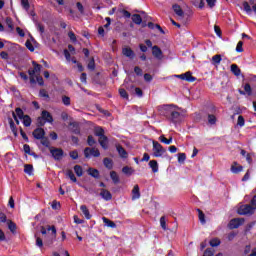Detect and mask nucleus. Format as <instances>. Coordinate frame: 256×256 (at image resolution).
<instances>
[{
  "label": "nucleus",
  "mask_w": 256,
  "mask_h": 256,
  "mask_svg": "<svg viewBox=\"0 0 256 256\" xmlns=\"http://www.w3.org/2000/svg\"><path fill=\"white\" fill-rule=\"evenodd\" d=\"M48 231H51L52 234H48L44 237V245L51 247L57 239V228L55 226H48Z\"/></svg>",
  "instance_id": "obj_1"
},
{
  "label": "nucleus",
  "mask_w": 256,
  "mask_h": 256,
  "mask_svg": "<svg viewBox=\"0 0 256 256\" xmlns=\"http://www.w3.org/2000/svg\"><path fill=\"white\" fill-rule=\"evenodd\" d=\"M153 157H163L164 153H167V150L163 148V146L157 142L153 141Z\"/></svg>",
  "instance_id": "obj_2"
},
{
  "label": "nucleus",
  "mask_w": 256,
  "mask_h": 256,
  "mask_svg": "<svg viewBox=\"0 0 256 256\" xmlns=\"http://www.w3.org/2000/svg\"><path fill=\"white\" fill-rule=\"evenodd\" d=\"M255 208L251 204H244L238 208V215H253Z\"/></svg>",
  "instance_id": "obj_3"
},
{
  "label": "nucleus",
  "mask_w": 256,
  "mask_h": 256,
  "mask_svg": "<svg viewBox=\"0 0 256 256\" xmlns=\"http://www.w3.org/2000/svg\"><path fill=\"white\" fill-rule=\"evenodd\" d=\"M91 156L92 157H101V152L99 151V149L86 147L84 149V157L86 159H90Z\"/></svg>",
  "instance_id": "obj_4"
},
{
  "label": "nucleus",
  "mask_w": 256,
  "mask_h": 256,
  "mask_svg": "<svg viewBox=\"0 0 256 256\" xmlns=\"http://www.w3.org/2000/svg\"><path fill=\"white\" fill-rule=\"evenodd\" d=\"M175 105L170 104V105H164L160 111V115H163V117H166V119H170L171 114L173 113L175 109Z\"/></svg>",
  "instance_id": "obj_5"
},
{
  "label": "nucleus",
  "mask_w": 256,
  "mask_h": 256,
  "mask_svg": "<svg viewBox=\"0 0 256 256\" xmlns=\"http://www.w3.org/2000/svg\"><path fill=\"white\" fill-rule=\"evenodd\" d=\"M243 223H245L244 218H233L228 223V229H231V230L239 229V227H241V225H243Z\"/></svg>",
  "instance_id": "obj_6"
},
{
  "label": "nucleus",
  "mask_w": 256,
  "mask_h": 256,
  "mask_svg": "<svg viewBox=\"0 0 256 256\" xmlns=\"http://www.w3.org/2000/svg\"><path fill=\"white\" fill-rule=\"evenodd\" d=\"M50 153L55 161H61L65 155V152L61 148H50Z\"/></svg>",
  "instance_id": "obj_7"
},
{
  "label": "nucleus",
  "mask_w": 256,
  "mask_h": 256,
  "mask_svg": "<svg viewBox=\"0 0 256 256\" xmlns=\"http://www.w3.org/2000/svg\"><path fill=\"white\" fill-rule=\"evenodd\" d=\"M152 55L155 57V59L161 61V59H163V50H161L159 46L155 45L152 47Z\"/></svg>",
  "instance_id": "obj_8"
},
{
  "label": "nucleus",
  "mask_w": 256,
  "mask_h": 256,
  "mask_svg": "<svg viewBox=\"0 0 256 256\" xmlns=\"http://www.w3.org/2000/svg\"><path fill=\"white\" fill-rule=\"evenodd\" d=\"M238 93H239L240 95H248V97H251V95H253V89L251 88V84L246 83V84L244 85V91L241 90V89H239V90H238Z\"/></svg>",
  "instance_id": "obj_9"
},
{
  "label": "nucleus",
  "mask_w": 256,
  "mask_h": 256,
  "mask_svg": "<svg viewBox=\"0 0 256 256\" xmlns=\"http://www.w3.org/2000/svg\"><path fill=\"white\" fill-rule=\"evenodd\" d=\"M32 135H33L34 139H37L39 141L40 139H43V137H45V129H43V128H36L32 132Z\"/></svg>",
  "instance_id": "obj_10"
},
{
  "label": "nucleus",
  "mask_w": 256,
  "mask_h": 256,
  "mask_svg": "<svg viewBox=\"0 0 256 256\" xmlns=\"http://www.w3.org/2000/svg\"><path fill=\"white\" fill-rule=\"evenodd\" d=\"M168 121H171V123H179V121H181V113L177 112L174 108Z\"/></svg>",
  "instance_id": "obj_11"
},
{
  "label": "nucleus",
  "mask_w": 256,
  "mask_h": 256,
  "mask_svg": "<svg viewBox=\"0 0 256 256\" xmlns=\"http://www.w3.org/2000/svg\"><path fill=\"white\" fill-rule=\"evenodd\" d=\"M32 65L34 69L28 70V75H35V73H40L43 66L41 64L37 63L36 61H32Z\"/></svg>",
  "instance_id": "obj_12"
},
{
  "label": "nucleus",
  "mask_w": 256,
  "mask_h": 256,
  "mask_svg": "<svg viewBox=\"0 0 256 256\" xmlns=\"http://www.w3.org/2000/svg\"><path fill=\"white\" fill-rule=\"evenodd\" d=\"M100 197H102L104 201H111V199H113V194H111L109 190L102 188L100 191Z\"/></svg>",
  "instance_id": "obj_13"
},
{
  "label": "nucleus",
  "mask_w": 256,
  "mask_h": 256,
  "mask_svg": "<svg viewBox=\"0 0 256 256\" xmlns=\"http://www.w3.org/2000/svg\"><path fill=\"white\" fill-rule=\"evenodd\" d=\"M70 131L74 135H81V127H79V123L77 122H70Z\"/></svg>",
  "instance_id": "obj_14"
},
{
  "label": "nucleus",
  "mask_w": 256,
  "mask_h": 256,
  "mask_svg": "<svg viewBox=\"0 0 256 256\" xmlns=\"http://www.w3.org/2000/svg\"><path fill=\"white\" fill-rule=\"evenodd\" d=\"M98 143L102 147V149H109V138L107 136H102L98 139Z\"/></svg>",
  "instance_id": "obj_15"
},
{
  "label": "nucleus",
  "mask_w": 256,
  "mask_h": 256,
  "mask_svg": "<svg viewBox=\"0 0 256 256\" xmlns=\"http://www.w3.org/2000/svg\"><path fill=\"white\" fill-rule=\"evenodd\" d=\"M41 118L46 122V123H53V115L49 113L47 110H43L41 113Z\"/></svg>",
  "instance_id": "obj_16"
},
{
  "label": "nucleus",
  "mask_w": 256,
  "mask_h": 256,
  "mask_svg": "<svg viewBox=\"0 0 256 256\" xmlns=\"http://www.w3.org/2000/svg\"><path fill=\"white\" fill-rule=\"evenodd\" d=\"M122 55L128 57V59H135V52L129 47L122 49Z\"/></svg>",
  "instance_id": "obj_17"
},
{
  "label": "nucleus",
  "mask_w": 256,
  "mask_h": 256,
  "mask_svg": "<svg viewBox=\"0 0 256 256\" xmlns=\"http://www.w3.org/2000/svg\"><path fill=\"white\" fill-rule=\"evenodd\" d=\"M116 149L118 151V155L122 158V159H127L129 157V154L127 153V150H125V148H123V146L121 145H117Z\"/></svg>",
  "instance_id": "obj_18"
},
{
  "label": "nucleus",
  "mask_w": 256,
  "mask_h": 256,
  "mask_svg": "<svg viewBox=\"0 0 256 256\" xmlns=\"http://www.w3.org/2000/svg\"><path fill=\"white\" fill-rule=\"evenodd\" d=\"M243 171V166L239 165L237 162H233L231 166V172L234 173L235 175L241 173Z\"/></svg>",
  "instance_id": "obj_19"
},
{
  "label": "nucleus",
  "mask_w": 256,
  "mask_h": 256,
  "mask_svg": "<svg viewBox=\"0 0 256 256\" xmlns=\"http://www.w3.org/2000/svg\"><path fill=\"white\" fill-rule=\"evenodd\" d=\"M172 9L178 17H183L185 15V12H183V8H181L179 4H174L172 6Z\"/></svg>",
  "instance_id": "obj_20"
},
{
  "label": "nucleus",
  "mask_w": 256,
  "mask_h": 256,
  "mask_svg": "<svg viewBox=\"0 0 256 256\" xmlns=\"http://www.w3.org/2000/svg\"><path fill=\"white\" fill-rule=\"evenodd\" d=\"M184 81H187L188 83H195V81H197V78L193 76V73L188 71L184 73Z\"/></svg>",
  "instance_id": "obj_21"
},
{
  "label": "nucleus",
  "mask_w": 256,
  "mask_h": 256,
  "mask_svg": "<svg viewBox=\"0 0 256 256\" xmlns=\"http://www.w3.org/2000/svg\"><path fill=\"white\" fill-rule=\"evenodd\" d=\"M8 123L10 125V129L14 135V137H17L18 131H17V126L15 125V121H13V118H8Z\"/></svg>",
  "instance_id": "obj_22"
},
{
  "label": "nucleus",
  "mask_w": 256,
  "mask_h": 256,
  "mask_svg": "<svg viewBox=\"0 0 256 256\" xmlns=\"http://www.w3.org/2000/svg\"><path fill=\"white\" fill-rule=\"evenodd\" d=\"M141 197V192L139 190V185H135L132 189V199L135 201V199H139Z\"/></svg>",
  "instance_id": "obj_23"
},
{
  "label": "nucleus",
  "mask_w": 256,
  "mask_h": 256,
  "mask_svg": "<svg viewBox=\"0 0 256 256\" xmlns=\"http://www.w3.org/2000/svg\"><path fill=\"white\" fill-rule=\"evenodd\" d=\"M192 5L196 7V9H205V0H193Z\"/></svg>",
  "instance_id": "obj_24"
},
{
  "label": "nucleus",
  "mask_w": 256,
  "mask_h": 256,
  "mask_svg": "<svg viewBox=\"0 0 256 256\" xmlns=\"http://www.w3.org/2000/svg\"><path fill=\"white\" fill-rule=\"evenodd\" d=\"M103 165H104V167H106V169L111 171V169H113V159L107 158V157L104 158L103 159Z\"/></svg>",
  "instance_id": "obj_25"
},
{
  "label": "nucleus",
  "mask_w": 256,
  "mask_h": 256,
  "mask_svg": "<svg viewBox=\"0 0 256 256\" xmlns=\"http://www.w3.org/2000/svg\"><path fill=\"white\" fill-rule=\"evenodd\" d=\"M66 177H69V179L72 181V183H77V177H75V173H73V170L67 169L65 171Z\"/></svg>",
  "instance_id": "obj_26"
},
{
  "label": "nucleus",
  "mask_w": 256,
  "mask_h": 256,
  "mask_svg": "<svg viewBox=\"0 0 256 256\" xmlns=\"http://www.w3.org/2000/svg\"><path fill=\"white\" fill-rule=\"evenodd\" d=\"M80 210L82 211L85 219H88V220L91 219V217H92L91 213L89 212V208H87L86 205L80 206Z\"/></svg>",
  "instance_id": "obj_27"
},
{
  "label": "nucleus",
  "mask_w": 256,
  "mask_h": 256,
  "mask_svg": "<svg viewBox=\"0 0 256 256\" xmlns=\"http://www.w3.org/2000/svg\"><path fill=\"white\" fill-rule=\"evenodd\" d=\"M221 61H223L221 54H216L212 57V65H221Z\"/></svg>",
  "instance_id": "obj_28"
},
{
  "label": "nucleus",
  "mask_w": 256,
  "mask_h": 256,
  "mask_svg": "<svg viewBox=\"0 0 256 256\" xmlns=\"http://www.w3.org/2000/svg\"><path fill=\"white\" fill-rule=\"evenodd\" d=\"M110 179L113 181L114 185H118L120 183L119 174H117L115 171L110 172Z\"/></svg>",
  "instance_id": "obj_29"
},
{
  "label": "nucleus",
  "mask_w": 256,
  "mask_h": 256,
  "mask_svg": "<svg viewBox=\"0 0 256 256\" xmlns=\"http://www.w3.org/2000/svg\"><path fill=\"white\" fill-rule=\"evenodd\" d=\"M149 167L152 169L154 173L159 172V164L157 163V160H151L149 162Z\"/></svg>",
  "instance_id": "obj_30"
},
{
  "label": "nucleus",
  "mask_w": 256,
  "mask_h": 256,
  "mask_svg": "<svg viewBox=\"0 0 256 256\" xmlns=\"http://www.w3.org/2000/svg\"><path fill=\"white\" fill-rule=\"evenodd\" d=\"M132 21L135 25H141L143 23V18L139 14H133Z\"/></svg>",
  "instance_id": "obj_31"
},
{
  "label": "nucleus",
  "mask_w": 256,
  "mask_h": 256,
  "mask_svg": "<svg viewBox=\"0 0 256 256\" xmlns=\"http://www.w3.org/2000/svg\"><path fill=\"white\" fill-rule=\"evenodd\" d=\"M88 175H90V177H93L94 179H99V170L95 168H89Z\"/></svg>",
  "instance_id": "obj_32"
},
{
  "label": "nucleus",
  "mask_w": 256,
  "mask_h": 256,
  "mask_svg": "<svg viewBox=\"0 0 256 256\" xmlns=\"http://www.w3.org/2000/svg\"><path fill=\"white\" fill-rule=\"evenodd\" d=\"M231 71H232L233 75H235L236 77H239V75H241V69L239 68V66L237 64L231 65Z\"/></svg>",
  "instance_id": "obj_33"
},
{
  "label": "nucleus",
  "mask_w": 256,
  "mask_h": 256,
  "mask_svg": "<svg viewBox=\"0 0 256 256\" xmlns=\"http://www.w3.org/2000/svg\"><path fill=\"white\" fill-rule=\"evenodd\" d=\"M102 220H103V223H105V225H107V227H110L111 229H115V227H117V224L109 220L107 217H103Z\"/></svg>",
  "instance_id": "obj_34"
},
{
  "label": "nucleus",
  "mask_w": 256,
  "mask_h": 256,
  "mask_svg": "<svg viewBox=\"0 0 256 256\" xmlns=\"http://www.w3.org/2000/svg\"><path fill=\"white\" fill-rule=\"evenodd\" d=\"M22 120L24 127H31V123H33L31 116L25 115V117H23Z\"/></svg>",
  "instance_id": "obj_35"
},
{
  "label": "nucleus",
  "mask_w": 256,
  "mask_h": 256,
  "mask_svg": "<svg viewBox=\"0 0 256 256\" xmlns=\"http://www.w3.org/2000/svg\"><path fill=\"white\" fill-rule=\"evenodd\" d=\"M159 141H161V143H164L165 145H171L173 143V137L167 139L165 135H161L159 137Z\"/></svg>",
  "instance_id": "obj_36"
},
{
  "label": "nucleus",
  "mask_w": 256,
  "mask_h": 256,
  "mask_svg": "<svg viewBox=\"0 0 256 256\" xmlns=\"http://www.w3.org/2000/svg\"><path fill=\"white\" fill-rule=\"evenodd\" d=\"M74 173L77 175V177H83V167L81 165H75Z\"/></svg>",
  "instance_id": "obj_37"
},
{
  "label": "nucleus",
  "mask_w": 256,
  "mask_h": 256,
  "mask_svg": "<svg viewBox=\"0 0 256 256\" xmlns=\"http://www.w3.org/2000/svg\"><path fill=\"white\" fill-rule=\"evenodd\" d=\"M95 135L96 137H105V130L103 129V127H96L95 128Z\"/></svg>",
  "instance_id": "obj_38"
},
{
  "label": "nucleus",
  "mask_w": 256,
  "mask_h": 256,
  "mask_svg": "<svg viewBox=\"0 0 256 256\" xmlns=\"http://www.w3.org/2000/svg\"><path fill=\"white\" fill-rule=\"evenodd\" d=\"M39 97H41L42 99H46V101H49V99H50L49 92H47V90H45V89H40Z\"/></svg>",
  "instance_id": "obj_39"
},
{
  "label": "nucleus",
  "mask_w": 256,
  "mask_h": 256,
  "mask_svg": "<svg viewBox=\"0 0 256 256\" xmlns=\"http://www.w3.org/2000/svg\"><path fill=\"white\" fill-rule=\"evenodd\" d=\"M8 229H9V231H11V233H16V231H17V224H15V222L9 220L8 221Z\"/></svg>",
  "instance_id": "obj_40"
},
{
  "label": "nucleus",
  "mask_w": 256,
  "mask_h": 256,
  "mask_svg": "<svg viewBox=\"0 0 256 256\" xmlns=\"http://www.w3.org/2000/svg\"><path fill=\"white\" fill-rule=\"evenodd\" d=\"M24 173H26L27 175H33V165L25 164L24 165Z\"/></svg>",
  "instance_id": "obj_41"
},
{
  "label": "nucleus",
  "mask_w": 256,
  "mask_h": 256,
  "mask_svg": "<svg viewBox=\"0 0 256 256\" xmlns=\"http://www.w3.org/2000/svg\"><path fill=\"white\" fill-rule=\"evenodd\" d=\"M14 113H15L16 117H18V119H23L25 117V112H23V109H21L19 107L15 109Z\"/></svg>",
  "instance_id": "obj_42"
},
{
  "label": "nucleus",
  "mask_w": 256,
  "mask_h": 256,
  "mask_svg": "<svg viewBox=\"0 0 256 256\" xmlns=\"http://www.w3.org/2000/svg\"><path fill=\"white\" fill-rule=\"evenodd\" d=\"M197 211L200 223H202V225H205V223H207V221L205 220V213H203L201 209H197Z\"/></svg>",
  "instance_id": "obj_43"
},
{
  "label": "nucleus",
  "mask_w": 256,
  "mask_h": 256,
  "mask_svg": "<svg viewBox=\"0 0 256 256\" xmlns=\"http://www.w3.org/2000/svg\"><path fill=\"white\" fill-rule=\"evenodd\" d=\"M243 8L247 15H251V13H253V9H251V5H249V2H243Z\"/></svg>",
  "instance_id": "obj_44"
},
{
  "label": "nucleus",
  "mask_w": 256,
  "mask_h": 256,
  "mask_svg": "<svg viewBox=\"0 0 256 256\" xmlns=\"http://www.w3.org/2000/svg\"><path fill=\"white\" fill-rule=\"evenodd\" d=\"M62 103L65 105V107H69V105H71V98L69 96L63 95Z\"/></svg>",
  "instance_id": "obj_45"
},
{
  "label": "nucleus",
  "mask_w": 256,
  "mask_h": 256,
  "mask_svg": "<svg viewBox=\"0 0 256 256\" xmlns=\"http://www.w3.org/2000/svg\"><path fill=\"white\" fill-rule=\"evenodd\" d=\"M122 173H124V175H133V168L129 166H124L122 168Z\"/></svg>",
  "instance_id": "obj_46"
},
{
  "label": "nucleus",
  "mask_w": 256,
  "mask_h": 256,
  "mask_svg": "<svg viewBox=\"0 0 256 256\" xmlns=\"http://www.w3.org/2000/svg\"><path fill=\"white\" fill-rule=\"evenodd\" d=\"M160 227L163 229V231H167V220L165 219V216L160 218Z\"/></svg>",
  "instance_id": "obj_47"
},
{
  "label": "nucleus",
  "mask_w": 256,
  "mask_h": 256,
  "mask_svg": "<svg viewBox=\"0 0 256 256\" xmlns=\"http://www.w3.org/2000/svg\"><path fill=\"white\" fill-rule=\"evenodd\" d=\"M219 245H221V240L219 238H214L210 240L211 247H219Z\"/></svg>",
  "instance_id": "obj_48"
},
{
  "label": "nucleus",
  "mask_w": 256,
  "mask_h": 256,
  "mask_svg": "<svg viewBox=\"0 0 256 256\" xmlns=\"http://www.w3.org/2000/svg\"><path fill=\"white\" fill-rule=\"evenodd\" d=\"M119 95L122 97V99H129V94L127 93V90L124 88L119 89Z\"/></svg>",
  "instance_id": "obj_49"
},
{
  "label": "nucleus",
  "mask_w": 256,
  "mask_h": 256,
  "mask_svg": "<svg viewBox=\"0 0 256 256\" xmlns=\"http://www.w3.org/2000/svg\"><path fill=\"white\" fill-rule=\"evenodd\" d=\"M25 47L28 51H31V53H33V51H35V47L33 46V43H31V40H27L25 42Z\"/></svg>",
  "instance_id": "obj_50"
},
{
  "label": "nucleus",
  "mask_w": 256,
  "mask_h": 256,
  "mask_svg": "<svg viewBox=\"0 0 256 256\" xmlns=\"http://www.w3.org/2000/svg\"><path fill=\"white\" fill-rule=\"evenodd\" d=\"M208 123L210 125H215V123H217V117L213 114H209L208 115Z\"/></svg>",
  "instance_id": "obj_51"
},
{
  "label": "nucleus",
  "mask_w": 256,
  "mask_h": 256,
  "mask_svg": "<svg viewBox=\"0 0 256 256\" xmlns=\"http://www.w3.org/2000/svg\"><path fill=\"white\" fill-rule=\"evenodd\" d=\"M6 25L10 28V31H13V29H15V26L13 25V19L11 17L6 18Z\"/></svg>",
  "instance_id": "obj_52"
},
{
  "label": "nucleus",
  "mask_w": 256,
  "mask_h": 256,
  "mask_svg": "<svg viewBox=\"0 0 256 256\" xmlns=\"http://www.w3.org/2000/svg\"><path fill=\"white\" fill-rule=\"evenodd\" d=\"M130 89H134L135 91V94L138 96V97H143V90H141V88L139 87H136L134 85H131Z\"/></svg>",
  "instance_id": "obj_53"
},
{
  "label": "nucleus",
  "mask_w": 256,
  "mask_h": 256,
  "mask_svg": "<svg viewBox=\"0 0 256 256\" xmlns=\"http://www.w3.org/2000/svg\"><path fill=\"white\" fill-rule=\"evenodd\" d=\"M96 143L97 141H95V138H93L92 135H89L87 138V145H89V147H93Z\"/></svg>",
  "instance_id": "obj_54"
},
{
  "label": "nucleus",
  "mask_w": 256,
  "mask_h": 256,
  "mask_svg": "<svg viewBox=\"0 0 256 256\" xmlns=\"http://www.w3.org/2000/svg\"><path fill=\"white\" fill-rule=\"evenodd\" d=\"M21 5L25 11H29L31 4H29V0H21Z\"/></svg>",
  "instance_id": "obj_55"
},
{
  "label": "nucleus",
  "mask_w": 256,
  "mask_h": 256,
  "mask_svg": "<svg viewBox=\"0 0 256 256\" xmlns=\"http://www.w3.org/2000/svg\"><path fill=\"white\" fill-rule=\"evenodd\" d=\"M39 141H41V145H43L44 147H49L50 142H49V138L43 136Z\"/></svg>",
  "instance_id": "obj_56"
},
{
  "label": "nucleus",
  "mask_w": 256,
  "mask_h": 256,
  "mask_svg": "<svg viewBox=\"0 0 256 256\" xmlns=\"http://www.w3.org/2000/svg\"><path fill=\"white\" fill-rule=\"evenodd\" d=\"M134 73H135L138 77H143V69H141V67H139V66H135V67H134Z\"/></svg>",
  "instance_id": "obj_57"
},
{
  "label": "nucleus",
  "mask_w": 256,
  "mask_h": 256,
  "mask_svg": "<svg viewBox=\"0 0 256 256\" xmlns=\"http://www.w3.org/2000/svg\"><path fill=\"white\" fill-rule=\"evenodd\" d=\"M185 159H187V155L185 153L178 154V163H185Z\"/></svg>",
  "instance_id": "obj_58"
},
{
  "label": "nucleus",
  "mask_w": 256,
  "mask_h": 256,
  "mask_svg": "<svg viewBox=\"0 0 256 256\" xmlns=\"http://www.w3.org/2000/svg\"><path fill=\"white\" fill-rule=\"evenodd\" d=\"M69 156L74 160L79 159V152L77 150L70 151Z\"/></svg>",
  "instance_id": "obj_59"
},
{
  "label": "nucleus",
  "mask_w": 256,
  "mask_h": 256,
  "mask_svg": "<svg viewBox=\"0 0 256 256\" xmlns=\"http://www.w3.org/2000/svg\"><path fill=\"white\" fill-rule=\"evenodd\" d=\"M237 125H239V127L245 126V118L243 116H238Z\"/></svg>",
  "instance_id": "obj_60"
},
{
  "label": "nucleus",
  "mask_w": 256,
  "mask_h": 256,
  "mask_svg": "<svg viewBox=\"0 0 256 256\" xmlns=\"http://www.w3.org/2000/svg\"><path fill=\"white\" fill-rule=\"evenodd\" d=\"M45 123H47V122L44 121V119L42 117H38V119H37V127L38 128L44 127Z\"/></svg>",
  "instance_id": "obj_61"
},
{
  "label": "nucleus",
  "mask_w": 256,
  "mask_h": 256,
  "mask_svg": "<svg viewBox=\"0 0 256 256\" xmlns=\"http://www.w3.org/2000/svg\"><path fill=\"white\" fill-rule=\"evenodd\" d=\"M237 53H243V41H239L236 46Z\"/></svg>",
  "instance_id": "obj_62"
},
{
  "label": "nucleus",
  "mask_w": 256,
  "mask_h": 256,
  "mask_svg": "<svg viewBox=\"0 0 256 256\" xmlns=\"http://www.w3.org/2000/svg\"><path fill=\"white\" fill-rule=\"evenodd\" d=\"M52 209H54L55 211H57V209H60L61 208V203H59L57 200H54L52 202V205H51Z\"/></svg>",
  "instance_id": "obj_63"
},
{
  "label": "nucleus",
  "mask_w": 256,
  "mask_h": 256,
  "mask_svg": "<svg viewBox=\"0 0 256 256\" xmlns=\"http://www.w3.org/2000/svg\"><path fill=\"white\" fill-rule=\"evenodd\" d=\"M250 205L251 207L254 209V211L256 210V195H254L250 201Z\"/></svg>",
  "instance_id": "obj_64"
}]
</instances>
